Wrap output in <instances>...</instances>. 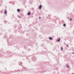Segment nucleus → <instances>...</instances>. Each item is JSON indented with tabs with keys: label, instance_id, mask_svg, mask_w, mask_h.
<instances>
[{
	"label": "nucleus",
	"instance_id": "nucleus-9",
	"mask_svg": "<svg viewBox=\"0 0 74 74\" xmlns=\"http://www.w3.org/2000/svg\"><path fill=\"white\" fill-rule=\"evenodd\" d=\"M66 67H68V68H69V66H68V65H67V66H66Z\"/></svg>",
	"mask_w": 74,
	"mask_h": 74
},
{
	"label": "nucleus",
	"instance_id": "nucleus-2",
	"mask_svg": "<svg viewBox=\"0 0 74 74\" xmlns=\"http://www.w3.org/2000/svg\"><path fill=\"white\" fill-rule=\"evenodd\" d=\"M5 14H7V10H5Z\"/></svg>",
	"mask_w": 74,
	"mask_h": 74
},
{
	"label": "nucleus",
	"instance_id": "nucleus-5",
	"mask_svg": "<svg viewBox=\"0 0 74 74\" xmlns=\"http://www.w3.org/2000/svg\"><path fill=\"white\" fill-rule=\"evenodd\" d=\"M17 11L18 12H20V10L19 9H17Z\"/></svg>",
	"mask_w": 74,
	"mask_h": 74
},
{
	"label": "nucleus",
	"instance_id": "nucleus-3",
	"mask_svg": "<svg viewBox=\"0 0 74 74\" xmlns=\"http://www.w3.org/2000/svg\"><path fill=\"white\" fill-rule=\"evenodd\" d=\"M31 14H30V12H29V13H28L27 15H30Z\"/></svg>",
	"mask_w": 74,
	"mask_h": 74
},
{
	"label": "nucleus",
	"instance_id": "nucleus-8",
	"mask_svg": "<svg viewBox=\"0 0 74 74\" xmlns=\"http://www.w3.org/2000/svg\"><path fill=\"white\" fill-rule=\"evenodd\" d=\"M63 26H66V24H64Z\"/></svg>",
	"mask_w": 74,
	"mask_h": 74
},
{
	"label": "nucleus",
	"instance_id": "nucleus-11",
	"mask_svg": "<svg viewBox=\"0 0 74 74\" xmlns=\"http://www.w3.org/2000/svg\"><path fill=\"white\" fill-rule=\"evenodd\" d=\"M70 20L71 21V18H70Z\"/></svg>",
	"mask_w": 74,
	"mask_h": 74
},
{
	"label": "nucleus",
	"instance_id": "nucleus-14",
	"mask_svg": "<svg viewBox=\"0 0 74 74\" xmlns=\"http://www.w3.org/2000/svg\"><path fill=\"white\" fill-rule=\"evenodd\" d=\"M73 74H74V73H73Z\"/></svg>",
	"mask_w": 74,
	"mask_h": 74
},
{
	"label": "nucleus",
	"instance_id": "nucleus-12",
	"mask_svg": "<svg viewBox=\"0 0 74 74\" xmlns=\"http://www.w3.org/2000/svg\"><path fill=\"white\" fill-rule=\"evenodd\" d=\"M67 47H69V46L68 45H67Z\"/></svg>",
	"mask_w": 74,
	"mask_h": 74
},
{
	"label": "nucleus",
	"instance_id": "nucleus-4",
	"mask_svg": "<svg viewBox=\"0 0 74 74\" xmlns=\"http://www.w3.org/2000/svg\"><path fill=\"white\" fill-rule=\"evenodd\" d=\"M49 40H52V38H49Z\"/></svg>",
	"mask_w": 74,
	"mask_h": 74
},
{
	"label": "nucleus",
	"instance_id": "nucleus-6",
	"mask_svg": "<svg viewBox=\"0 0 74 74\" xmlns=\"http://www.w3.org/2000/svg\"><path fill=\"white\" fill-rule=\"evenodd\" d=\"M60 38H59V40H58V42L60 41Z\"/></svg>",
	"mask_w": 74,
	"mask_h": 74
},
{
	"label": "nucleus",
	"instance_id": "nucleus-7",
	"mask_svg": "<svg viewBox=\"0 0 74 74\" xmlns=\"http://www.w3.org/2000/svg\"><path fill=\"white\" fill-rule=\"evenodd\" d=\"M61 50H62V51L63 50V47H61Z\"/></svg>",
	"mask_w": 74,
	"mask_h": 74
},
{
	"label": "nucleus",
	"instance_id": "nucleus-13",
	"mask_svg": "<svg viewBox=\"0 0 74 74\" xmlns=\"http://www.w3.org/2000/svg\"><path fill=\"white\" fill-rule=\"evenodd\" d=\"M74 52H73V54H74Z\"/></svg>",
	"mask_w": 74,
	"mask_h": 74
},
{
	"label": "nucleus",
	"instance_id": "nucleus-1",
	"mask_svg": "<svg viewBox=\"0 0 74 74\" xmlns=\"http://www.w3.org/2000/svg\"><path fill=\"white\" fill-rule=\"evenodd\" d=\"M42 7V6L41 5H40L39 6V9L40 10H41V8Z\"/></svg>",
	"mask_w": 74,
	"mask_h": 74
},
{
	"label": "nucleus",
	"instance_id": "nucleus-10",
	"mask_svg": "<svg viewBox=\"0 0 74 74\" xmlns=\"http://www.w3.org/2000/svg\"><path fill=\"white\" fill-rule=\"evenodd\" d=\"M39 18H40V19H41V17H39Z\"/></svg>",
	"mask_w": 74,
	"mask_h": 74
}]
</instances>
